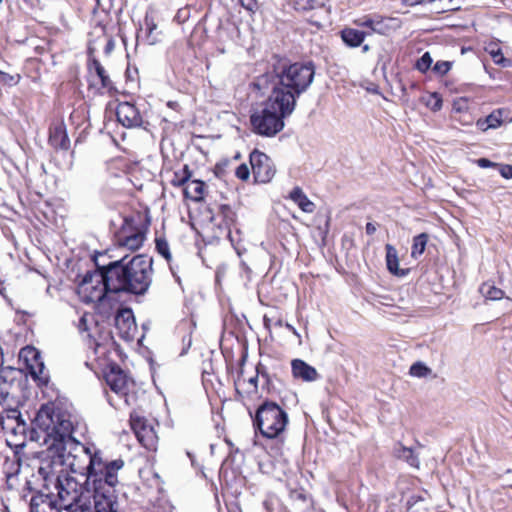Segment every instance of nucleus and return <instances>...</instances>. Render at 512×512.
<instances>
[{
    "mask_svg": "<svg viewBox=\"0 0 512 512\" xmlns=\"http://www.w3.org/2000/svg\"><path fill=\"white\" fill-rule=\"evenodd\" d=\"M225 443H226L227 446L232 447V443L229 442L227 439L225 440Z\"/></svg>",
    "mask_w": 512,
    "mask_h": 512,
    "instance_id": "nucleus-63",
    "label": "nucleus"
},
{
    "mask_svg": "<svg viewBox=\"0 0 512 512\" xmlns=\"http://www.w3.org/2000/svg\"><path fill=\"white\" fill-rule=\"evenodd\" d=\"M130 424L139 443L149 451H156L158 436L154 427L147 420L135 414H131Z\"/></svg>",
    "mask_w": 512,
    "mask_h": 512,
    "instance_id": "nucleus-14",
    "label": "nucleus"
},
{
    "mask_svg": "<svg viewBox=\"0 0 512 512\" xmlns=\"http://www.w3.org/2000/svg\"><path fill=\"white\" fill-rule=\"evenodd\" d=\"M365 229L368 235H373L376 232V226L370 222L366 224Z\"/></svg>",
    "mask_w": 512,
    "mask_h": 512,
    "instance_id": "nucleus-55",
    "label": "nucleus"
},
{
    "mask_svg": "<svg viewBox=\"0 0 512 512\" xmlns=\"http://www.w3.org/2000/svg\"><path fill=\"white\" fill-rule=\"evenodd\" d=\"M477 127L481 130V131H487L488 129H491L489 126H488V123L485 122V118L484 119H479L477 120V123H476Z\"/></svg>",
    "mask_w": 512,
    "mask_h": 512,
    "instance_id": "nucleus-53",
    "label": "nucleus"
},
{
    "mask_svg": "<svg viewBox=\"0 0 512 512\" xmlns=\"http://www.w3.org/2000/svg\"><path fill=\"white\" fill-rule=\"evenodd\" d=\"M96 269L87 272L78 286V294L85 303L103 301L105 295L110 293L106 285L102 267L96 263Z\"/></svg>",
    "mask_w": 512,
    "mask_h": 512,
    "instance_id": "nucleus-8",
    "label": "nucleus"
},
{
    "mask_svg": "<svg viewBox=\"0 0 512 512\" xmlns=\"http://www.w3.org/2000/svg\"><path fill=\"white\" fill-rule=\"evenodd\" d=\"M20 78L21 76L18 73L10 74L8 72L0 70V82H2L5 85H16L19 83Z\"/></svg>",
    "mask_w": 512,
    "mask_h": 512,
    "instance_id": "nucleus-38",
    "label": "nucleus"
},
{
    "mask_svg": "<svg viewBox=\"0 0 512 512\" xmlns=\"http://www.w3.org/2000/svg\"><path fill=\"white\" fill-rule=\"evenodd\" d=\"M297 4L300 6L303 10H311L312 8L309 6L311 5L310 0H297Z\"/></svg>",
    "mask_w": 512,
    "mask_h": 512,
    "instance_id": "nucleus-54",
    "label": "nucleus"
},
{
    "mask_svg": "<svg viewBox=\"0 0 512 512\" xmlns=\"http://www.w3.org/2000/svg\"><path fill=\"white\" fill-rule=\"evenodd\" d=\"M146 25H147V29H148V33H149L148 36L150 38V42L155 43L157 41V36L154 35V33L157 30V25L154 23L148 22V20H146Z\"/></svg>",
    "mask_w": 512,
    "mask_h": 512,
    "instance_id": "nucleus-47",
    "label": "nucleus"
},
{
    "mask_svg": "<svg viewBox=\"0 0 512 512\" xmlns=\"http://www.w3.org/2000/svg\"><path fill=\"white\" fill-rule=\"evenodd\" d=\"M285 117L265 107L251 116V124L256 133L272 137L284 128Z\"/></svg>",
    "mask_w": 512,
    "mask_h": 512,
    "instance_id": "nucleus-10",
    "label": "nucleus"
},
{
    "mask_svg": "<svg viewBox=\"0 0 512 512\" xmlns=\"http://www.w3.org/2000/svg\"><path fill=\"white\" fill-rule=\"evenodd\" d=\"M58 503L62 509H66L83 500L93 499L92 493H88L84 483L80 485L76 479L69 476L59 477L57 479Z\"/></svg>",
    "mask_w": 512,
    "mask_h": 512,
    "instance_id": "nucleus-9",
    "label": "nucleus"
},
{
    "mask_svg": "<svg viewBox=\"0 0 512 512\" xmlns=\"http://www.w3.org/2000/svg\"><path fill=\"white\" fill-rule=\"evenodd\" d=\"M499 172L505 179H512V165L509 164H498Z\"/></svg>",
    "mask_w": 512,
    "mask_h": 512,
    "instance_id": "nucleus-46",
    "label": "nucleus"
},
{
    "mask_svg": "<svg viewBox=\"0 0 512 512\" xmlns=\"http://www.w3.org/2000/svg\"><path fill=\"white\" fill-rule=\"evenodd\" d=\"M110 293H128L122 258L101 266Z\"/></svg>",
    "mask_w": 512,
    "mask_h": 512,
    "instance_id": "nucleus-13",
    "label": "nucleus"
},
{
    "mask_svg": "<svg viewBox=\"0 0 512 512\" xmlns=\"http://www.w3.org/2000/svg\"><path fill=\"white\" fill-rule=\"evenodd\" d=\"M451 69V62L438 61L433 66V71L439 75H445Z\"/></svg>",
    "mask_w": 512,
    "mask_h": 512,
    "instance_id": "nucleus-40",
    "label": "nucleus"
},
{
    "mask_svg": "<svg viewBox=\"0 0 512 512\" xmlns=\"http://www.w3.org/2000/svg\"><path fill=\"white\" fill-rule=\"evenodd\" d=\"M432 370L423 362L414 363L409 370V374L417 378H425L431 375Z\"/></svg>",
    "mask_w": 512,
    "mask_h": 512,
    "instance_id": "nucleus-35",
    "label": "nucleus"
},
{
    "mask_svg": "<svg viewBox=\"0 0 512 512\" xmlns=\"http://www.w3.org/2000/svg\"><path fill=\"white\" fill-rule=\"evenodd\" d=\"M115 502H103L96 504V512H117L114 508Z\"/></svg>",
    "mask_w": 512,
    "mask_h": 512,
    "instance_id": "nucleus-44",
    "label": "nucleus"
},
{
    "mask_svg": "<svg viewBox=\"0 0 512 512\" xmlns=\"http://www.w3.org/2000/svg\"><path fill=\"white\" fill-rule=\"evenodd\" d=\"M124 272L128 284V293L143 295L147 292L152 281V258L146 255H136L131 259L122 257Z\"/></svg>",
    "mask_w": 512,
    "mask_h": 512,
    "instance_id": "nucleus-5",
    "label": "nucleus"
},
{
    "mask_svg": "<svg viewBox=\"0 0 512 512\" xmlns=\"http://www.w3.org/2000/svg\"><path fill=\"white\" fill-rule=\"evenodd\" d=\"M329 0H310L311 5H309L312 9H317L323 7Z\"/></svg>",
    "mask_w": 512,
    "mask_h": 512,
    "instance_id": "nucleus-52",
    "label": "nucleus"
},
{
    "mask_svg": "<svg viewBox=\"0 0 512 512\" xmlns=\"http://www.w3.org/2000/svg\"><path fill=\"white\" fill-rule=\"evenodd\" d=\"M402 2L408 6H415L424 3H431V0H402Z\"/></svg>",
    "mask_w": 512,
    "mask_h": 512,
    "instance_id": "nucleus-51",
    "label": "nucleus"
},
{
    "mask_svg": "<svg viewBox=\"0 0 512 512\" xmlns=\"http://www.w3.org/2000/svg\"><path fill=\"white\" fill-rule=\"evenodd\" d=\"M394 455L396 458L407 462L411 467L419 468V458L414 454L411 448L398 444L394 448Z\"/></svg>",
    "mask_w": 512,
    "mask_h": 512,
    "instance_id": "nucleus-27",
    "label": "nucleus"
},
{
    "mask_svg": "<svg viewBox=\"0 0 512 512\" xmlns=\"http://www.w3.org/2000/svg\"><path fill=\"white\" fill-rule=\"evenodd\" d=\"M118 121L124 127H137L142 123V117L138 109L129 102L119 103L116 110Z\"/></svg>",
    "mask_w": 512,
    "mask_h": 512,
    "instance_id": "nucleus-17",
    "label": "nucleus"
},
{
    "mask_svg": "<svg viewBox=\"0 0 512 512\" xmlns=\"http://www.w3.org/2000/svg\"><path fill=\"white\" fill-rule=\"evenodd\" d=\"M258 380H259V372L254 376L249 377L248 379L238 377L235 380V389L237 394L244 399L245 397L254 399L258 397Z\"/></svg>",
    "mask_w": 512,
    "mask_h": 512,
    "instance_id": "nucleus-20",
    "label": "nucleus"
},
{
    "mask_svg": "<svg viewBox=\"0 0 512 512\" xmlns=\"http://www.w3.org/2000/svg\"><path fill=\"white\" fill-rule=\"evenodd\" d=\"M93 320V317L87 313L83 314L78 322V329L81 333L83 332H89V321Z\"/></svg>",
    "mask_w": 512,
    "mask_h": 512,
    "instance_id": "nucleus-42",
    "label": "nucleus"
},
{
    "mask_svg": "<svg viewBox=\"0 0 512 512\" xmlns=\"http://www.w3.org/2000/svg\"><path fill=\"white\" fill-rule=\"evenodd\" d=\"M250 164L254 179L258 183L270 182L276 173L272 160L258 150H254L250 154Z\"/></svg>",
    "mask_w": 512,
    "mask_h": 512,
    "instance_id": "nucleus-15",
    "label": "nucleus"
},
{
    "mask_svg": "<svg viewBox=\"0 0 512 512\" xmlns=\"http://www.w3.org/2000/svg\"><path fill=\"white\" fill-rule=\"evenodd\" d=\"M270 74L286 89L295 93L298 97L311 85L315 68L311 62L288 64L285 59L273 58Z\"/></svg>",
    "mask_w": 512,
    "mask_h": 512,
    "instance_id": "nucleus-3",
    "label": "nucleus"
},
{
    "mask_svg": "<svg viewBox=\"0 0 512 512\" xmlns=\"http://www.w3.org/2000/svg\"><path fill=\"white\" fill-rule=\"evenodd\" d=\"M17 419H18L19 421H21V423H22L23 425L25 424V421L21 419V415H18Z\"/></svg>",
    "mask_w": 512,
    "mask_h": 512,
    "instance_id": "nucleus-62",
    "label": "nucleus"
},
{
    "mask_svg": "<svg viewBox=\"0 0 512 512\" xmlns=\"http://www.w3.org/2000/svg\"><path fill=\"white\" fill-rule=\"evenodd\" d=\"M110 389L124 399L127 406L136 403V395L133 392L134 382L122 370L112 368L105 376Z\"/></svg>",
    "mask_w": 512,
    "mask_h": 512,
    "instance_id": "nucleus-11",
    "label": "nucleus"
},
{
    "mask_svg": "<svg viewBox=\"0 0 512 512\" xmlns=\"http://www.w3.org/2000/svg\"><path fill=\"white\" fill-rule=\"evenodd\" d=\"M486 51L491 56L493 62L502 67H510L511 61L504 57L501 49L497 45H490L486 48Z\"/></svg>",
    "mask_w": 512,
    "mask_h": 512,
    "instance_id": "nucleus-31",
    "label": "nucleus"
},
{
    "mask_svg": "<svg viewBox=\"0 0 512 512\" xmlns=\"http://www.w3.org/2000/svg\"><path fill=\"white\" fill-rule=\"evenodd\" d=\"M433 103H429L428 105L431 107L432 110L437 111L440 110L442 107V100L440 97H438L436 94L432 96Z\"/></svg>",
    "mask_w": 512,
    "mask_h": 512,
    "instance_id": "nucleus-49",
    "label": "nucleus"
},
{
    "mask_svg": "<svg viewBox=\"0 0 512 512\" xmlns=\"http://www.w3.org/2000/svg\"><path fill=\"white\" fill-rule=\"evenodd\" d=\"M289 198L306 213H312L315 210V204L308 199L300 187H295L289 194Z\"/></svg>",
    "mask_w": 512,
    "mask_h": 512,
    "instance_id": "nucleus-24",
    "label": "nucleus"
},
{
    "mask_svg": "<svg viewBox=\"0 0 512 512\" xmlns=\"http://www.w3.org/2000/svg\"><path fill=\"white\" fill-rule=\"evenodd\" d=\"M287 328L292 331L295 335L299 336V334L297 333L296 329L290 325V324H287Z\"/></svg>",
    "mask_w": 512,
    "mask_h": 512,
    "instance_id": "nucleus-58",
    "label": "nucleus"
},
{
    "mask_svg": "<svg viewBox=\"0 0 512 512\" xmlns=\"http://www.w3.org/2000/svg\"><path fill=\"white\" fill-rule=\"evenodd\" d=\"M237 454H238V456H239L240 460H243V457H244V456H243V454H242V453H239V452H237Z\"/></svg>",
    "mask_w": 512,
    "mask_h": 512,
    "instance_id": "nucleus-64",
    "label": "nucleus"
},
{
    "mask_svg": "<svg viewBox=\"0 0 512 512\" xmlns=\"http://www.w3.org/2000/svg\"><path fill=\"white\" fill-rule=\"evenodd\" d=\"M156 249L160 255H162L168 262H170L172 256L169 249V244L164 238L156 239Z\"/></svg>",
    "mask_w": 512,
    "mask_h": 512,
    "instance_id": "nucleus-37",
    "label": "nucleus"
},
{
    "mask_svg": "<svg viewBox=\"0 0 512 512\" xmlns=\"http://www.w3.org/2000/svg\"><path fill=\"white\" fill-rule=\"evenodd\" d=\"M287 423V413L278 404L269 401H265L258 407L253 420L254 426L269 439L280 435Z\"/></svg>",
    "mask_w": 512,
    "mask_h": 512,
    "instance_id": "nucleus-7",
    "label": "nucleus"
},
{
    "mask_svg": "<svg viewBox=\"0 0 512 512\" xmlns=\"http://www.w3.org/2000/svg\"><path fill=\"white\" fill-rule=\"evenodd\" d=\"M485 122L488 123V126L491 129H495L501 125V119L499 115H496L495 113H491L485 118Z\"/></svg>",
    "mask_w": 512,
    "mask_h": 512,
    "instance_id": "nucleus-45",
    "label": "nucleus"
},
{
    "mask_svg": "<svg viewBox=\"0 0 512 512\" xmlns=\"http://www.w3.org/2000/svg\"><path fill=\"white\" fill-rule=\"evenodd\" d=\"M477 165L481 168H489V167H495L498 166V164L490 161L487 158H480L476 161Z\"/></svg>",
    "mask_w": 512,
    "mask_h": 512,
    "instance_id": "nucleus-48",
    "label": "nucleus"
},
{
    "mask_svg": "<svg viewBox=\"0 0 512 512\" xmlns=\"http://www.w3.org/2000/svg\"><path fill=\"white\" fill-rule=\"evenodd\" d=\"M241 5L249 11H254L257 7L255 0H240Z\"/></svg>",
    "mask_w": 512,
    "mask_h": 512,
    "instance_id": "nucleus-50",
    "label": "nucleus"
},
{
    "mask_svg": "<svg viewBox=\"0 0 512 512\" xmlns=\"http://www.w3.org/2000/svg\"><path fill=\"white\" fill-rule=\"evenodd\" d=\"M144 240V232H142L141 230H136L129 235H120L118 237V244L121 247L134 251L139 249L143 245Z\"/></svg>",
    "mask_w": 512,
    "mask_h": 512,
    "instance_id": "nucleus-22",
    "label": "nucleus"
},
{
    "mask_svg": "<svg viewBox=\"0 0 512 512\" xmlns=\"http://www.w3.org/2000/svg\"><path fill=\"white\" fill-rule=\"evenodd\" d=\"M52 451H55L62 463L73 473L86 478L94 460V452L89 448L70 438L63 443V446L59 445Z\"/></svg>",
    "mask_w": 512,
    "mask_h": 512,
    "instance_id": "nucleus-6",
    "label": "nucleus"
},
{
    "mask_svg": "<svg viewBox=\"0 0 512 512\" xmlns=\"http://www.w3.org/2000/svg\"><path fill=\"white\" fill-rule=\"evenodd\" d=\"M479 291L482 296L489 300H500L504 297V291L489 282L483 283Z\"/></svg>",
    "mask_w": 512,
    "mask_h": 512,
    "instance_id": "nucleus-30",
    "label": "nucleus"
},
{
    "mask_svg": "<svg viewBox=\"0 0 512 512\" xmlns=\"http://www.w3.org/2000/svg\"><path fill=\"white\" fill-rule=\"evenodd\" d=\"M191 176H192V173H191L188 165H185L182 170L174 173L171 183L174 186L185 187L186 184L188 183L189 179L191 178Z\"/></svg>",
    "mask_w": 512,
    "mask_h": 512,
    "instance_id": "nucleus-32",
    "label": "nucleus"
},
{
    "mask_svg": "<svg viewBox=\"0 0 512 512\" xmlns=\"http://www.w3.org/2000/svg\"><path fill=\"white\" fill-rule=\"evenodd\" d=\"M216 282L220 283V275H219V273H217V275H216Z\"/></svg>",
    "mask_w": 512,
    "mask_h": 512,
    "instance_id": "nucleus-61",
    "label": "nucleus"
},
{
    "mask_svg": "<svg viewBox=\"0 0 512 512\" xmlns=\"http://www.w3.org/2000/svg\"><path fill=\"white\" fill-rule=\"evenodd\" d=\"M204 183L199 180H190L183 188L184 196L193 201H199L203 198Z\"/></svg>",
    "mask_w": 512,
    "mask_h": 512,
    "instance_id": "nucleus-26",
    "label": "nucleus"
},
{
    "mask_svg": "<svg viewBox=\"0 0 512 512\" xmlns=\"http://www.w3.org/2000/svg\"><path fill=\"white\" fill-rule=\"evenodd\" d=\"M253 86L261 91L262 94L267 91L271 92L264 104L265 107L274 110V112L285 118L293 113L298 96L292 93L291 90L286 89L282 84H278L270 72L257 77Z\"/></svg>",
    "mask_w": 512,
    "mask_h": 512,
    "instance_id": "nucleus-4",
    "label": "nucleus"
},
{
    "mask_svg": "<svg viewBox=\"0 0 512 512\" xmlns=\"http://www.w3.org/2000/svg\"><path fill=\"white\" fill-rule=\"evenodd\" d=\"M74 426L71 414L57 403L40 407L32 421L30 439L52 451L72 438Z\"/></svg>",
    "mask_w": 512,
    "mask_h": 512,
    "instance_id": "nucleus-1",
    "label": "nucleus"
},
{
    "mask_svg": "<svg viewBox=\"0 0 512 512\" xmlns=\"http://www.w3.org/2000/svg\"><path fill=\"white\" fill-rule=\"evenodd\" d=\"M401 21L398 18L383 17L376 15L374 33L388 35L390 32L400 28Z\"/></svg>",
    "mask_w": 512,
    "mask_h": 512,
    "instance_id": "nucleus-21",
    "label": "nucleus"
},
{
    "mask_svg": "<svg viewBox=\"0 0 512 512\" xmlns=\"http://www.w3.org/2000/svg\"><path fill=\"white\" fill-rule=\"evenodd\" d=\"M49 142L55 148L66 149L68 147L69 140L62 125H57L51 129Z\"/></svg>",
    "mask_w": 512,
    "mask_h": 512,
    "instance_id": "nucleus-28",
    "label": "nucleus"
},
{
    "mask_svg": "<svg viewBox=\"0 0 512 512\" xmlns=\"http://www.w3.org/2000/svg\"><path fill=\"white\" fill-rule=\"evenodd\" d=\"M124 467L122 459L104 460L100 451L94 452L92 466L84 480V487L92 493L97 503L115 502L119 472Z\"/></svg>",
    "mask_w": 512,
    "mask_h": 512,
    "instance_id": "nucleus-2",
    "label": "nucleus"
},
{
    "mask_svg": "<svg viewBox=\"0 0 512 512\" xmlns=\"http://www.w3.org/2000/svg\"><path fill=\"white\" fill-rule=\"evenodd\" d=\"M0 296L6 298V295L4 294V288H0Z\"/></svg>",
    "mask_w": 512,
    "mask_h": 512,
    "instance_id": "nucleus-60",
    "label": "nucleus"
},
{
    "mask_svg": "<svg viewBox=\"0 0 512 512\" xmlns=\"http://www.w3.org/2000/svg\"><path fill=\"white\" fill-rule=\"evenodd\" d=\"M386 264L388 270L395 275H405L406 272L399 268V258L396 248L391 244H386Z\"/></svg>",
    "mask_w": 512,
    "mask_h": 512,
    "instance_id": "nucleus-25",
    "label": "nucleus"
},
{
    "mask_svg": "<svg viewBox=\"0 0 512 512\" xmlns=\"http://www.w3.org/2000/svg\"><path fill=\"white\" fill-rule=\"evenodd\" d=\"M291 369L294 378L305 382H313L319 378L317 370L301 359L292 360Z\"/></svg>",
    "mask_w": 512,
    "mask_h": 512,
    "instance_id": "nucleus-19",
    "label": "nucleus"
},
{
    "mask_svg": "<svg viewBox=\"0 0 512 512\" xmlns=\"http://www.w3.org/2000/svg\"><path fill=\"white\" fill-rule=\"evenodd\" d=\"M362 50H363V52H367V51H369V45H364V46L362 47Z\"/></svg>",
    "mask_w": 512,
    "mask_h": 512,
    "instance_id": "nucleus-59",
    "label": "nucleus"
},
{
    "mask_svg": "<svg viewBox=\"0 0 512 512\" xmlns=\"http://www.w3.org/2000/svg\"><path fill=\"white\" fill-rule=\"evenodd\" d=\"M20 357L25 363V368L31 377L38 382L39 385H46L49 382V371L46 369L40 352L33 347L23 348Z\"/></svg>",
    "mask_w": 512,
    "mask_h": 512,
    "instance_id": "nucleus-12",
    "label": "nucleus"
},
{
    "mask_svg": "<svg viewBox=\"0 0 512 512\" xmlns=\"http://www.w3.org/2000/svg\"><path fill=\"white\" fill-rule=\"evenodd\" d=\"M229 512H241V510L237 505H234L231 508H229Z\"/></svg>",
    "mask_w": 512,
    "mask_h": 512,
    "instance_id": "nucleus-57",
    "label": "nucleus"
},
{
    "mask_svg": "<svg viewBox=\"0 0 512 512\" xmlns=\"http://www.w3.org/2000/svg\"><path fill=\"white\" fill-rule=\"evenodd\" d=\"M375 23H376V15H373V16L367 15V16H363L361 18L354 20V24L357 25L358 27H365V28L370 29L369 32H366L367 36L374 33Z\"/></svg>",
    "mask_w": 512,
    "mask_h": 512,
    "instance_id": "nucleus-36",
    "label": "nucleus"
},
{
    "mask_svg": "<svg viewBox=\"0 0 512 512\" xmlns=\"http://www.w3.org/2000/svg\"><path fill=\"white\" fill-rule=\"evenodd\" d=\"M90 69H94L97 76L99 77L101 81V85L104 88H109L111 86V81L109 79V76L106 74V71L104 67L100 64V62L96 59L92 61L90 64Z\"/></svg>",
    "mask_w": 512,
    "mask_h": 512,
    "instance_id": "nucleus-33",
    "label": "nucleus"
},
{
    "mask_svg": "<svg viewBox=\"0 0 512 512\" xmlns=\"http://www.w3.org/2000/svg\"><path fill=\"white\" fill-rule=\"evenodd\" d=\"M93 500V507L91 499L83 500L69 508L64 509L66 512H96V499Z\"/></svg>",
    "mask_w": 512,
    "mask_h": 512,
    "instance_id": "nucleus-34",
    "label": "nucleus"
},
{
    "mask_svg": "<svg viewBox=\"0 0 512 512\" xmlns=\"http://www.w3.org/2000/svg\"><path fill=\"white\" fill-rule=\"evenodd\" d=\"M235 174L240 180H247L250 176V170L246 164H241L237 167Z\"/></svg>",
    "mask_w": 512,
    "mask_h": 512,
    "instance_id": "nucleus-43",
    "label": "nucleus"
},
{
    "mask_svg": "<svg viewBox=\"0 0 512 512\" xmlns=\"http://www.w3.org/2000/svg\"><path fill=\"white\" fill-rule=\"evenodd\" d=\"M432 64V58L428 52L424 53L416 62V68L421 72H426Z\"/></svg>",
    "mask_w": 512,
    "mask_h": 512,
    "instance_id": "nucleus-39",
    "label": "nucleus"
},
{
    "mask_svg": "<svg viewBox=\"0 0 512 512\" xmlns=\"http://www.w3.org/2000/svg\"><path fill=\"white\" fill-rule=\"evenodd\" d=\"M230 241H231V244H232V246H233V248H234V250H235L236 254H237L238 256H241L242 251H243L242 247H241L238 243H237V244H235V243H234V240H233V238H232V237H230Z\"/></svg>",
    "mask_w": 512,
    "mask_h": 512,
    "instance_id": "nucleus-56",
    "label": "nucleus"
},
{
    "mask_svg": "<svg viewBox=\"0 0 512 512\" xmlns=\"http://www.w3.org/2000/svg\"><path fill=\"white\" fill-rule=\"evenodd\" d=\"M31 512H62V506L53 495L38 493L31 498Z\"/></svg>",
    "mask_w": 512,
    "mask_h": 512,
    "instance_id": "nucleus-18",
    "label": "nucleus"
},
{
    "mask_svg": "<svg viewBox=\"0 0 512 512\" xmlns=\"http://www.w3.org/2000/svg\"><path fill=\"white\" fill-rule=\"evenodd\" d=\"M366 36V32L354 28L346 27L341 31V39L347 46L352 48L361 46Z\"/></svg>",
    "mask_w": 512,
    "mask_h": 512,
    "instance_id": "nucleus-23",
    "label": "nucleus"
},
{
    "mask_svg": "<svg viewBox=\"0 0 512 512\" xmlns=\"http://www.w3.org/2000/svg\"><path fill=\"white\" fill-rule=\"evenodd\" d=\"M114 322L116 330L122 339L126 341L134 339L137 333V325L130 308L118 309L114 316Z\"/></svg>",
    "mask_w": 512,
    "mask_h": 512,
    "instance_id": "nucleus-16",
    "label": "nucleus"
},
{
    "mask_svg": "<svg viewBox=\"0 0 512 512\" xmlns=\"http://www.w3.org/2000/svg\"><path fill=\"white\" fill-rule=\"evenodd\" d=\"M11 370H2L0 371V395H8L9 391L7 389L8 383H7V373H11Z\"/></svg>",
    "mask_w": 512,
    "mask_h": 512,
    "instance_id": "nucleus-41",
    "label": "nucleus"
},
{
    "mask_svg": "<svg viewBox=\"0 0 512 512\" xmlns=\"http://www.w3.org/2000/svg\"><path fill=\"white\" fill-rule=\"evenodd\" d=\"M429 235L427 233H421L413 238L411 257L418 259L425 251Z\"/></svg>",
    "mask_w": 512,
    "mask_h": 512,
    "instance_id": "nucleus-29",
    "label": "nucleus"
}]
</instances>
